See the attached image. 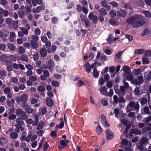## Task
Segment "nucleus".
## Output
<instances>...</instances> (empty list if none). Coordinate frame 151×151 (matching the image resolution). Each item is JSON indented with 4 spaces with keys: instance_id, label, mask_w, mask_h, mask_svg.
<instances>
[{
    "instance_id": "nucleus-1",
    "label": "nucleus",
    "mask_w": 151,
    "mask_h": 151,
    "mask_svg": "<svg viewBox=\"0 0 151 151\" xmlns=\"http://www.w3.org/2000/svg\"><path fill=\"white\" fill-rule=\"evenodd\" d=\"M132 74L129 75L126 77V79L128 81H131L132 83L134 85H139L144 81L143 78L142 76L138 77L137 79L133 78Z\"/></svg>"
},
{
    "instance_id": "nucleus-2",
    "label": "nucleus",
    "mask_w": 151,
    "mask_h": 151,
    "mask_svg": "<svg viewBox=\"0 0 151 151\" xmlns=\"http://www.w3.org/2000/svg\"><path fill=\"white\" fill-rule=\"evenodd\" d=\"M15 113L17 116L22 118L24 120H25L28 118V116L25 112L22 109H18L16 110Z\"/></svg>"
},
{
    "instance_id": "nucleus-3",
    "label": "nucleus",
    "mask_w": 151,
    "mask_h": 151,
    "mask_svg": "<svg viewBox=\"0 0 151 151\" xmlns=\"http://www.w3.org/2000/svg\"><path fill=\"white\" fill-rule=\"evenodd\" d=\"M143 18V16L141 15H137L135 16H131L127 19L126 22L129 24H133L135 21Z\"/></svg>"
},
{
    "instance_id": "nucleus-4",
    "label": "nucleus",
    "mask_w": 151,
    "mask_h": 151,
    "mask_svg": "<svg viewBox=\"0 0 151 151\" xmlns=\"http://www.w3.org/2000/svg\"><path fill=\"white\" fill-rule=\"evenodd\" d=\"M142 18L140 19H139L137 21H135V22L132 24V27L134 28H137L143 25L145 23V20Z\"/></svg>"
},
{
    "instance_id": "nucleus-5",
    "label": "nucleus",
    "mask_w": 151,
    "mask_h": 151,
    "mask_svg": "<svg viewBox=\"0 0 151 151\" xmlns=\"http://www.w3.org/2000/svg\"><path fill=\"white\" fill-rule=\"evenodd\" d=\"M27 96L26 94H23L20 97H17L16 98V101L17 103L19 104L21 102H22L27 101Z\"/></svg>"
},
{
    "instance_id": "nucleus-6",
    "label": "nucleus",
    "mask_w": 151,
    "mask_h": 151,
    "mask_svg": "<svg viewBox=\"0 0 151 151\" xmlns=\"http://www.w3.org/2000/svg\"><path fill=\"white\" fill-rule=\"evenodd\" d=\"M88 18L90 20L92 19L93 23L95 24H96L98 22V17L96 15H94V13L93 12H91L89 14Z\"/></svg>"
},
{
    "instance_id": "nucleus-7",
    "label": "nucleus",
    "mask_w": 151,
    "mask_h": 151,
    "mask_svg": "<svg viewBox=\"0 0 151 151\" xmlns=\"http://www.w3.org/2000/svg\"><path fill=\"white\" fill-rule=\"evenodd\" d=\"M101 119L102 124L105 127H109L110 124L108 123L106 119V117L104 115H102L101 116Z\"/></svg>"
},
{
    "instance_id": "nucleus-8",
    "label": "nucleus",
    "mask_w": 151,
    "mask_h": 151,
    "mask_svg": "<svg viewBox=\"0 0 151 151\" xmlns=\"http://www.w3.org/2000/svg\"><path fill=\"white\" fill-rule=\"evenodd\" d=\"M106 138L108 140H110L114 137V134L111 132H110L109 130H106Z\"/></svg>"
},
{
    "instance_id": "nucleus-9",
    "label": "nucleus",
    "mask_w": 151,
    "mask_h": 151,
    "mask_svg": "<svg viewBox=\"0 0 151 151\" xmlns=\"http://www.w3.org/2000/svg\"><path fill=\"white\" fill-rule=\"evenodd\" d=\"M141 131L137 128L131 129L130 130V133L131 134H132L139 135L141 134Z\"/></svg>"
},
{
    "instance_id": "nucleus-10",
    "label": "nucleus",
    "mask_w": 151,
    "mask_h": 151,
    "mask_svg": "<svg viewBox=\"0 0 151 151\" xmlns=\"http://www.w3.org/2000/svg\"><path fill=\"white\" fill-rule=\"evenodd\" d=\"M47 66L50 71H52L55 67V63L51 60H49L47 62Z\"/></svg>"
},
{
    "instance_id": "nucleus-11",
    "label": "nucleus",
    "mask_w": 151,
    "mask_h": 151,
    "mask_svg": "<svg viewBox=\"0 0 151 151\" xmlns=\"http://www.w3.org/2000/svg\"><path fill=\"white\" fill-rule=\"evenodd\" d=\"M108 3L107 1L104 0L101 1V4L103 7L105 8L107 11H109L110 9V7L107 5Z\"/></svg>"
},
{
    "instance_id": "nucleus-12",
    "label": "nucleus",
    "mask_w": 151,
    "mask_h": 151,
    "mask_svg": "<svg viewBox=\"0 0 151 151\" xmlns=\"http://www.w3.org/2000/svg\"><path fill=\"white\" fill-rule=\"evenodd\" d=\"M40 53L41 56L42 57H45L47 55V50L45 47L41 48L40 50Z\"/></svg>"
},
{
    "instance_id": "nucleus-13",
    "label": "nucleus",
    "mask_w": 151,
    "mask_h": 151,
    "mask_svg": "<svg viewBox=\"0 0 151 151\" xmlns=\"http://www.w3.org/2000/svg\"><path fill=\"white\" fill-rule=\"evenodd\" d=\"M46 105L49 107H51L52 106L53 104V100L50 98L47 97L46 99Z\"/></svg>"
},
{
    "instance_id": "nucleus-14",
    "label": "nucleus",
    "mask_w": 151,
    "mask_h": 151,
    "mask_svg": "<svg viewBox=\"0 0 151 151\" xmlns=\"http://www.w3.org/2000/svg\"><path fill=\"white\" fill-rule=\"evenodd\" d=\"M100 93L102 94L107 96V89L105 86H102L101 88L99 89Z\"/></svg>"
},
{
    "instance_id": "nucleus-15",
    "label": "nucleus",
    "mask_w": 151,
    "mask_h": 151,
    "mask_svg": "<svg viewBox=\"0 0 151 151\" xmlns=\"http://www.w3.org/2000/svg\"><path fill=\"white\" fill-rule=\"evenodd\" d=\"M37 42V41H33V40H31L30 41L31 46L34 49H37L38 47V45Z\"/></svg>"
},
{
    "instance_id": "nucleus-16",
    "label": "nucleus",
    "mask_w": 151,
    "mask_h": 151,
    "mask_svg": "<svg viewBox=\"0 0 151 151\" xmlns=\"http://www.w3.org/2000/svg\"><path fill=\"white\" fill-rule=\"evenodd\" d=\"M148 139L147 137H143L140 140V143L145 145V144L148 143Z\"/></svg>"
},
{
    "instance_id": "nucleus-17",
    "label": "nucleus",
    "mask_w": 151,
    "mask_h": 151,
    "mask_svg": "<svg viewBox=\"0 0 151 151\" xmlns=\"http://www.w3.org/2000/svg\"><path fill=\"white\" fill-rule=\"evenodd\" d=\"M127 13L126 11L124 9H121L119 12L118 14L120 17H125L127 15Z\"/></svg>"
},
{
    "instance_id": "nucleus-18",
    "label": "nucleus",
    "mask_w": 151,
    "mask_h": 151,
    "mask_svg": "<svg viewBox=\"0 0 151 151\" xmlns=\"http://www.w3.org/2000/svg\"><path fill=\"white\" fill-rule=\"evenodd\" d=\"M98 12L99 13L100 15L105 16L107 14V12L106 11L104 8L100 9L98 10Z\"/></svg>"
},
{
    "instance_id": "nucleus-19",
    "label": "nucleus",
    "mask_w": 151,
    "mask_h": 151,
    "mask_svg": "<svg viewBox=\"0 0 151 151\" xmlns=\"http://www.w3.org/2000/svg\"><path fill=\"white\" fill-rule=\"evenodd\" d=\"M123 70L127 74H129L131 72V69L129 66L124 65V67Z\"/></svg>"
},
{
    "instance_id": "nucleus-20",
    "label": "nucleus",
    "mask_w": 151,
    "mask_h": 151,
    "mask_svg": "<svg viewBox=\"0 0 151 151\" xmlns=\"http://www.w3.org/2000/svg\"><path fill=\"white\" fill-rule=\"evenodd\" d=\"M86 70V72L88 73L90 72L91 71V68H93V67H91L89 63H86L85 64Z\"/></svg>"
},
{
    "instance_id": "nucleus-21",
    "label": "nucleus",
    "mask_w": 151,
    "mask_h": 151,
    "mask_svg": "<svg viewBox=\"0 0 151 151\" xmlns=\"http://www.w3.org/2000/svg\"><path fill=\"white\" fill-rule=\"evenodd\" d=\"M35 120L32 122V125L36 126L39 123V118L38 115L36 114L34 116Z\"/></svg>"
},
{
    "instance_id": "nucleus-22",
    "label": "nucleus",
    "mask_w": 151,
    "mask_h": 151,
    "mask_svg": "<svg viewBox=\"0 0 151 151\" xmlns=\"http://www.w3.org/2000/svg\"><path fill=\"white\" fill-rule=\"evenodd\" d=\"M18 134L17 133L14 132H12L9 134L10 137L14 139H16L18 137Z\"/></svg>"
},
{
    "instance_id": "nucleus-23",
    "label": "nucleus",
    "mask_w": 151,
    "mask_h": 151,
    "mask_svg": "<svg viewBox=\"0 0 151 151\" xmlns=\"http://www.w3.org/2000/svg\"><path fill=\"white\" fill-rule=\"evenodd\" d=\"M24 109L26 111L27 113H32L33 112V109L31 108L29 105H27Z\"/></svg>"
},
{
    "instance_id": "nucleus-24",
    "label": "nucleus",
    "mask_w": 151,
    "mask_h": 151,
    "mask_svg": "<svg viewBox=\"0 0 151 151\" xmlns=\"http://www.w3.org/2000/svg\"><path fill=\"white\" fill-rule=\"evenodd\" d=\"M145 52V50L143 49H137L135 50V53L137 55H140L143 54Z\"/></svg>"
},
{
    "instance_id": "nucleus-25",
    "label": "nucleus",
    "mask_w": 151,
    "mask_h": 151,
    "mask_svg": "<svg viewBox=\"0 0 151 151\" xmlns=\"http://www.w3.org/2000/svg\"><path fill=\"white\" fill-rule=\"evenodd\" d=\"M7 46L8 48L12 51H14L15 50V47L14 46L13 44L11 43H9L7 45Z\"/></svg>"
},
{
    "instance_id": "nucleus-26",
    "label": "nucleus",
    "mask_w": 151,
    "mask_h": 151,
    "mask_svg": "<svg viewBox=\"0 0 151 151\" xmlns=\"http://www.w3.org/2000/svg\"><path fill=\"white\" fill-rule=\"evenodd\" d=\"M23 120H24L21 117H18L16 119V122L17 124H21L23 125L24 124Z\"/></svg>"
},
{
    "instance_id": "nucleus-27",
    "label": "nucleus",
    "mask_w": 151,
    "mask_h": 151,
    "mask_svg": "<svg viewBox=\"0 0 151 151\" xmlns=\"http://www.w3.org/2000/svg\"><path fill=\"white\" fill-rule=\"evenodd\" d=\"M93 75L95 78H98L99 76V73L97 71L96 68H94L93 69Z\"/></svg>"
},
{
    "instance_id": "nucleus-28",
    "label": "nucleus",
    "mask_w": 151,
    "mask_h": 151,
    "mask_svg": "<svg viewBox=\"0 0 151 151\" xmlns=\"http://www.w3.org/2000/svg\"><path fill=\"white\" fill-rule=\"evenodd\" d=\"M20 60L25 62H28L29 61V58L26 55H22L21 56Z\"/></svg>"
},
{
    "instance_id": "nucleus-29",
    "label": "nucleus",
    "mask_w": 151,
    "mask_h": 151,
    "mask_svg": "<svg viewBox=\"0 0 151 151\" xmlns=\"http://www.w3.org/2000/svg\"><path fill=\"white\" fill-rule=\"evenodd\" d=\"M44 126V124L42 122H40L39 124L37 126L36 129L37 130L42 129Z\"/></svg>"
},
{
    "instance_id": "nucleus-30",
    "label": "nucleus",
    "mask_w": 151,
    "mask_h": 151,
    "mask_svg": "<svg viewBox=\"0 0 151 151\" xmlns=\"http://www.w3.org/2000/svg\"><path fill=\"white\" fill-rule=\"evenodd\" d=\"M142 63L143 64H147L149 63L148 59L147 58L143 57L142 60Z\"/></svg>"
},
{
    "instance_id": "nucleus-31",
    "label": "nucleus",
    "mask_w": 151,
    "mask_h": 151,
    "mask_svg": "<svg viewBox=\"0 0 151 151\" xmlns=\"http://www.w3.org/2000/svg\"><path fill=\"white\" fill-rule=\"evenodd\" d=\"M38 90L40 92H43L45 91V88L43 85L39 86L38 88Z\"/></svg>"
},
{
    "instance_id": "nucleus-32",
    "label": "nucleus",
    "mask_w": 151,
    "mask_h": 151,
    "mask_svg": "<svg viewBox=\"0 0 151 151\" xmlns=\"http://www.w3.org/2000/svg\"><path fill=\"white\" fill-rule=\"evenodd\" d=\"M96 131L98 134H100L102 132V129L100 125H98L97 127Z\"/></svg>"
},
{
    "instance_id": "nucleus-33",
    "label": "nucleus",
    "mask_w": 151,
    "mask_h": 151,
    "mask_svg": "<svg viewBox=\"0 0 151 151\" xmlns=\"http://www.w3.org/2000/svg\"><path fill=\"white\" fill-rule=\"evenodd\" d=\"M51 22L53 24H55L58 23V19L56 17H54L51 19Z\"/></svg>"
},
{
    "instance_id": "nucleus-34",
    "label": "nucleus",
    "mask_w": 151,
    "mask_h": 151,
    "mask_svg": "<svg viewBox=\"0 0 151 151\" xmlns=\"http://www.w3.org/2000/svg\"><path fill=\"white\" fill-rule=\"evenodd\" d=\"M7 58V56L5 55H2L0 56V59L2 62H5Z\"/></svg>"
},
{
    "instance_id": "nucleus-35",
    "label": "nucleus",
    "mask_w": 151,
    "mask_h": 151,
    "mask_svg": "<svg viewBox=\"0 0 151 151\" xmlns=\"http://www.w3.org/2000/svg\"><path fill=\"white\" fill-rule=\"evenodd\" d=\"M20 29L22 32L25 35H27L28 33V30L26 28L23 27H21Z\"/></svg>"
},
{
    "instance_id": "nucleus-36",
    "label": "nucleus",
    "mask_w": 151,
    "mask_h": 151,
    "mask_svg": "<svg viewBox=\"0 0 151 151\" xmlns=\"http://www.w3.org/2000/svg\"><path fill=\"white\" fill-rule=\"evenodd\" d=\"M143 12L145 15L146 17H151V13L150 12L144 10L143 11Z\"/></svg>"
},
{
    "instance_id": "nucleus-37",
    "label": "nucleus",
    "mask_w": 151,
    "mask_h": 151,
    "mask_svg": "<svg viewBox=\"0 0 151 151\" xmlns=\"http://www.w3.org/2000/svg\"><path fill=\"white\" fill-rule=\"evenodd\" d=\"M41 112L43 115H44L47 112V108L44 107L41 109Z\"/></svg>"
},
{
    "instance_id": "nucleus-38",
    "label": "nucleus",
    "mask_w": 151,
    "mask_h": 151,
    "mask_svg": "<svg viewBox=\"0 0 151 151\" xmlns=\"http://www.w3.org/2000/svg\"><path fill=\"white\" fill-rule=\"evenodd\" d=\"M57 132L55 130L52 131L50 134V136L52 137H53L55 138L57 137Z\"/></svg>"
},
{
    "instance_id": "nucleus-39",
    "label": "nucleus",
    "mask_w": 151,
    "mask_h": 151,
    "mask_svg": "<svg viewBox=\"0 0 151 151\" xmlns=\"http://www.w3.org/2000/svg\"><path fill=\"white\" fill-rule=\"evenodd\" d=\"M109 23L112 25L116 26L117 25L116 22L112 19H111L109 21Z\"/></svg>"
},
{
    "instance_id": "nucleus-40",
    "label": "nucleus",
    "mask_w": 151,
    "mask_h": 151,
    "mask_svg": "<svg viewBox=\"0 0 151 151\" xmlns=\"http://www.w3.org/2000/svg\"><path fill=\"white\" fill-rule=\"evenodd\" d=\"M147 98H142L140 101L141 105H144L147 103Z\"/></svg>"
},
{
    "instance_id": "nucleus-41",
    "label": "nucleus",
    "mask_w": 151,
    "mask_h": 151,
    "mask_svg": "<svg viewBox=\"0 0 151 151\" xmlns=\"http://www.w3.org/2000/svg\"><path fill=\"white\" fill-rule=\"evenodd\" d=\"M118 102L119 103H125V101L123 97L120 96L119 97Z\"/></svg>"
},
{
    "instance_id": "nucleus-42",
    "label": "nucleus",
    "mask_w": 151,
    "mask_h": 151,
    "mask_svg": "<svg viewBox=\"0 0 151 151\" xmlns=\"http://www.w3.org/2000/svg\"><path fill=\"white\" fill-rule=\"evenodd\" d=\"M110 15L111 17H114L116 15V11L114 10H111L110 12Z\"/></svg>"
},
{
    "instance_id": "nucleus-43",
    "label": "nucleus",
    "mask_w": 151,
    "mask_h": 151,
    "mask_svg": "<svg viewBox=\"0 0 151 151\" xmlns=\"http://www.w3.org/2000/svg\"><path fill=\"white\" fill-rule=\"evenodd\" d=\"M101 103L103 106H106L108 105V103L107 101L105 100V99H103L101 101Z\"/></svg>"
},
{
    "instance_id": "nucleus-44",
    "label": "nucleus",
    "mask_w": 151,
    "mask_h": 151,
    "mask_svg": "<svg viewBox=\"0 0 151 151\" xmlns=\"http://www.w3.org/2000/svg\"><path fill=\"white\" fill-rule=\"evenodd\" d=\"M141 71L140 68L137 69H134L133 70V72L135 75H137L139 74Z\"/></svg>"
},
{
    "instance_id": "nucleus-45",
    "label": "nucleus",
    "mask_w": 151,
    "mask_h": 151,
    "mask_svg": "<svg viewBox=\"0 0 151 151\" xmlns=\"http://www.w3.org/2000/svg\"><path fill=\"white\" fill-rule=\"evenodd\" d=\"M18 14L20 18L22 19L23 18L24 16V13L23 11L20 10L18 12Z\"/></svg>"
},
{
    "instance_id": "nucleus-46",
    "label": "nucleus",
    "mask_w": 151,
    "mask_h": 151,
    "mask_svg": "<svg viewBox=\"0 0 151 151\" xmlns=\"http://www.w3.org/2000/svg\"><path fill=\"white\" fill-rule=\"evenodd\" d=\"M4 92L5 94H7L8 93H9L11 92V89L9 87H7L5 88L4 90Z\"/></svg>"
},
{
    "instance_id": "nucleus-47",
    "label": "nucleus",
    "mask_w": 151,
    "mask_h": 151,
    "mask_svg": "<svg viewBox=\"0 0 151 151\" xmlns=\"http://www.w3.org/2000/svg\"><path fill=\"white\" fill-rule=\"evenodd\" d=\"M38 100L34 98H32L31 100V103L32 104H34L38 102Z\"/></svg>"
},
{
    "instance_id": "nucleus-48",
    "label": "nucleus",
    "mask_w": 151,
    "mask_h": 151,
    "mask_svg": "<svg viewBox=\"0 0 151 151\" xmlns=\"http://www.w3.org/2000/svg\"><path fill=\"white\" fill-rule=\"evenodd\" d=\"M44 148H43L44 151H46L47 149V148H48L50 147L49 145L48 144V143L47 142H46V143L44 144Z\"/></svg>"
},
{
    "instance_id": "nucleus-49",
    "label": "nucleus",
    "mask_w": 151,
    "mask_h": 151,
    "mask_svg": "<svg viewBox=\"0 0 151 151\" xmlns=\"http://www.w3.org/2000/svg\"><path fill=\"white\" fill-rule=\"evenodd\" d=\"M105 83V80H104L102 77L101 78H99V83L100 85H102Z\"/></svg>"
},
{
    "instance_id": "nucleus-50",
    "label": "nucleus",
    "mask_w": 151,
    "mask_h": 151,
    "mask_svg": "<svg viewBox=\"0 0 151 151\" xmlns=\"http://www.w3.org/2000/svg\"><path fill=\"white\" fill-rule=\"evenodd\" d=\"M61 122L60 123V124L59 125H58V126L59 127V128L60 129L62 128L64 126V123L63 121V118H62L61 119Z\"/></svg>"
},
{
    "instance_id": "nucleus-51",
    "label": "nucleus",
    "mask_w": 151,
    "mask_h": 151,
    "mask_svg": "<svg viewBox=\"0 0 151 151\" xmlns=\"http://www.w3.org/2000/svg\"><path fill=\"white\" fill-rule=\"evenodd\" d=\"M135 94L136 95H138L139 94L140 91L138 87H136L134 90Z\"/></svg>"
},
{
    "instance_id": "nucleus-52",
    "label": "nucleus",
    "mask_w": 151,
    "mask_h": 151,
    "mask_svg": "<svg viewBox=\"0 0 151 151\" xmlns=\"http://www.w3.org/2000/svg\"><path fill=\"white\" fill-rule=\"evenodd\" d=\"M52 85L54 86H57L59 85V83L58 81H53L52 82Z\"/></svg>"
},
{
    "instance_id": "nucleus-53",
    "label": "nucleus",
    "mask_w": 151,
    "mask_h": 151,
    "mask_svg": "<svg viewBox=\"0 0 151 151\" xmlns=\"http://www.w3.org/2000/svg\"><path fill=\"white\" fill-rule=\"evenodd\" d=\"M125 88L123 86H120V90L121 93L124 94L125 93Z\"/></svg>"
},
{
    "instance_id": "nucleus-54",
    "label": "nucleus",
    "mask_w": 151,
    "mask_h": 151,
    "mask_svg": "<svg viewBox=\"0 0 151 151\" xmlns=\"http://www.w3.org/2000/svg\"><path fill=\"white\" fill-rule=\"evenodd\" d=\"M122 52L121 51H119L118 53L116 55V58L118 59H120V58L122 55Z\"/></svg>"
},
{
    "instance_id": "nucleus-55",
    "label": "nucleus",
    "mask_w": 151,
    "mask_h": 151,
    "mask_svg": "<svg viewBox=\"0 0 151 151\" xmlns=\"http://www.w3.org/2000/svg\"><path fill=\"white\" fill-rule=\"evenodd\" d=\"M10 60L12 61L16 62L17 59L15 56L14 55H11L9 57Z\"/></svg>"
},
{
    "instance_id": "nucleus-56",
    "label": "nucleus",
    "mask_w": 151,
    "mask_h": 151,
    "mask_svg": "<svg viewBox=\"0 0 151 151\" xmlns=\"http://www.w3.org/2000/svg\"><path fill=\"white\" fill-rule=\"evenodd\" d=\"M126 38L128 39L129 41H132L133 39V36L128 34L125 35Z\"/></svg>"
},
{
    "instance_id": "nucleus-57",
    "label": "nucleus",
    "mask_w": 151,
    "mask_h": 151,
    "mask_svg": "<svg viewBox=\"0 0 151 151\" xmlns=\"http://www.w3.org/2000/svg\"><path fill=\"white\" fill-rule=\"evenodd\" d=\"M29 80L32 81H36L37 78L36 77L33 76H31L29 77Z\"/></svg>"
},
{
    "instance_id": "nucleus-58",
    "label": "nucleus",
    "mask_w": 151,
    "mask_h": 151,
    "mask_svg": "<svg viewBox=\"0 0 151 151\" xmlns=\"http://www.w3.org/2000/svg\"><path fill=\"white\" fill-rule=\"evenodd\" d=\"M113 7H116L118 6V3L115 1H113L109 3Z\"/></svg>"
},
{
    "instance_id": "nucleus-59",
    "label": "nucleus",
    "mask_w": 151,
    "mask_h": 151,
    "mask_svg": "<svg viewBox=\"0 0 151 151\" xmlns=\"http://www.w3.org/2000/svg\"><path fill=\"white\" fill-rule=\"evenodd\" d=\"M6 74V72L5 70H0V75L2 78L5 76Z\"/></svg>"
},
{
    "instance_id": "nucleus-60",
    "label": "nucleus",
    "mask_w": 151,
    "mask_h": 151,
    "mask_svg": "<svg viewBox=\"0 0 151 151\" xmlns=\"http://www.w3.org/2000/svg\"><path fill=\"white\" fill-rule=\"evenodd\" d=\"M32 38L33 39V41H38L39 40L38 37L36 35H33L32 36Z\"/></svg>"
},
{
    "instance_id": "nucleus-61",
    "label": "nucleus",
    "mask_w": 151,
    "mask_h": 151,
    "mask_svg": "<svg viewBox=\"0 0 151 151\" xmlns=\"http://www.w3.org/2000/svg\"><path fill=\"white\" fill-rule=\"evenodd\" d=\"M6 140L5 138L4 137L0 138V145H2L4 144V142Z\"/></svg>"
},
{
    "instance_id": "nucleus-62",
    "label": "nucleus",
    "mask_w": 151,
    "mask_h": 151,
    "mask_svg": "<svg viewBox=\"0 0 151 151\" xmlns=\"http://www.w3.org/2000/svg\"><path fill=\"white\" fill-rule=\"evenodd\" d=\"M110 79L109 75L108 74H105L104 76V79L106 81H108Z\"/></svg>"
},
{
    "instance_id": "nucleus-63",
    "label": "nucleus",
    "mask_w": 151,
    "mask_h": 151,
    "mask_svg": "<svg viewBox=\"0 0 151 151\" xmlns=\"http://www.w3.org/2000/svg\"><path fill=\"white\" fill-rule=\"evenodd\" d=\"M146 79L148 81H149L151 79V71L148 73L146 77Z\"/></svg>"
},
{
    "instance_id": "nucleus-64",
    "label": "nucleus",
    "mask_w": 151,
    "mask_h": 151,
    "mask_svg": "<svg viewBox=\"0 0 151 151\" xmlns=\"http://www.w3.org/2000/svg\"><path fill=\"white\" fill-rule=\"evenodd\" d=\"M145 56H147L148 57H151V51L149 50H146L145 52Z\"/></svg>"
}]
</instances>
